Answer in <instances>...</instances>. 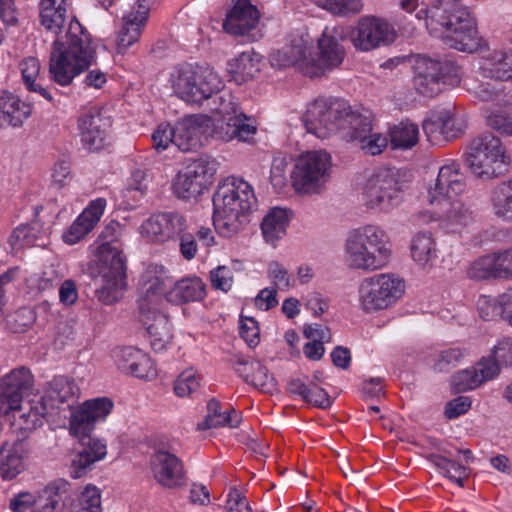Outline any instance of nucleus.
I'll use <instances>...</instances> for the list:
<instances>
[{
	"label": "nucleus",
	"instance_id": "64",
	"mask_svg": "<svg viewBox=\"0 0 512 512\" xmlns=\"http://www.w3.org/2000/svg\"><path fill=\"white\" fill-rule=\"evenodd\" d=\"M225 509L228 512H252L246 497L237 489L230 490Z\"/></svg>",
	"mask_w": 512,
	"mask_h": 512
},
{
	"label": "nucleus",
	"instance_id": "11",
	"mask_svg": "<svg viewBox=\"0 0 512 512\" xmlns=\"http://www.w3.org/2000/svg\"><path fill=\"white\" fill-rule=\"evenodd\" d=\"M413 85L415 90L426 97H434L447 88L460 84V67L447 57L432 58L418 54L413 64Z\"/></svg>",
	"mask_w": 512,
	"mask_h": 512
},
{
	"label": "nucleus",
	"instance_id": "16",
	"mask_svg": "<svg viewBox=\"0 0 512 512\" xmlns=\"http://www.w3.org/2000/svg\"><path fill=\"white\" fill-rule=\"evenodd\" d=\"M331 160L330 154L323 150L301 154L291 172L295 190L303 193L316 192L328 176Z\"/></svg>",
	"mask_w": 512,
	"mask_h": 512
},
{
	"label": "nucleus",
	"instance_id": "12",
	"mask_svg": "<svg viewBox=\"0 0 512 512\" xmlns=\"http://www.w3.org/2000/svg\"><path fill=\"white\" fill-rule=\"evenodd\" d=\"M170 82L178 97L195 105H202L222 86L220 77L211 68L191 64L175 67Z\"/></svg>",
	"mask_w": 512,
	"mask_h": 512
},
{
	"label": "nucleus",
	"instance_id": "23",
	"mask_svg": "<svg viewBox=\"0 0 512 512\" xmlns=\"http://www.w3.org/2000/svg\"><path fill=\"white\" fill-rule=\"evenodd\" d=\"M211 118L202 114L187 115L174 125V145L183 152L197 151L211 131Z\"/></svg>",
	"mask_w": 512,
	"mask_h": 512
},
{
	"label": "nucleus",
	"instance_id": "8",
	"mask_svg": "<svg viewBox=\"0 0 512 512\" xmlns=\"http://www.w3.org/2000/svg\"><path fill=\"white\" fill-rule=\"evenodd\" d=\"M349 266L363 271L385 267L391 257L390 238L377 225H364L350 232L346 241Z\"/></svg>",
	"mask_w": 512,
	"mask_h": 512
},
{
	"label": "nucleus",
	"instance_id": "35",
	"mask_svg": "<svg viewBox=\"0 0 512 512\" xmlns=\"http://www.w3.org/2000/svg\"><path fill=\"white\" fill-rule=\"evenodd\" d=\"M32 110L30 103L11 92L3 91L0 94V127H22L32 115Z\"/></svg>",
	"mask_w": 512,
	"mask_h": 512
},
{
	"label": "nucleus",
	"instance_id": "50",
	"mask_svg": "<svg viewBox=\"0 0 512 512\" xmlns=\"http://www.w3.org/2000/svg\"><path fill=\"white\" fill-rule=\"evenodd\" d=\"M200 387V378L192 368L184 370L174 381L173 390L176 396H191Z\"/></svg>",
	"mask_w": 512,
	"mask_h": 512
},
{
	"label": "nucleus",
	"instance_id": "41",
	"mask_svg": "<svg viewBox=\"0 0 512 512\" xmlns=\"http://www.w3.org/2000/svg\"><path fill=\"white\" fill-rule=\"evenodd\" d=\"M480 68L485 77L507 81L512 79V53L492 51L483 57Z\"/></svg>",
	"mask_w": 512,
	"mask_h": 512
},
{
	"label": "nucleus",
	"instance_id": "6",
	"mask_svg": "<svg viewBox=\"0 0 512 512\" xmlns=\"http://www.w3.org/2000/svg\"><path fill=\"white\" fill-rule=\"evenodd\" d=\"M465 188L460 165L450 162L439 169L434 185L428 189L429 204L438 207L437 218L450 232L459 231L473 219L472 212L458 198Z\"/></svg>",
	"mask_w": 512,
	"mask_h": 512
},
{
	"label": "nucleus",
	"instance_id": "27",
	"mask_svg": "<svg viewBox=\"0 0 512 512\" xmlns=\"http://www.w3.org/2000/svg\"><path fill=\"white\" fill-rule=\"evenodd\" d=\"M11 412L13 413L12 427L17 433V438L20 436L26 441L32 432L43 425L48 404L45 398L32 399L20 402V405Z\"/></svg>",
	"mask_w": 512,
	"mask_h": 512
},
{
	"label": "nucleus",
	"instance_id": "15",
	"mask_svg": "<svg viewBox=\"0 0 512 512\" xmlns=\"http://www.w3.org/2000/svg\"><path fill=\"white\" fill-rule=\"evenodd\" d=\"M402 193L403 182L399 170L381 167L368 177L362 196L369 209L388 212L401 202Z\"/></svg>",
	"mask_w": 512,
	"mask_h": 512
},
{
	"label": "nucleus",
	"instance_id": "44",
	"mask_svg": "<svg viewBox=\"0 0 512 512\" xmlns=\"http://www.w3.org/2000/svg\"><path fill=\"white\" fill-rule=\"evenodd\" d=\"M420 138L417 124L403 120L392 126L389 130V139L392 149L409 150L415 147Z\"/></svg>",
	"mask_w": 512,
	"mask_h": 512
},
{
	"label": "nucleus",
	"instance_id": "20",
	"mask_svg": "<svg viewBox=\"0 0 512 512\" xmlns=\"http://www.w3.org/2000/svg\"><path fill=\"white\" fill-rule=\"evenodd\" d=\"M497 354L483 356L475 365L457 371L450 380L455 393H464L479 388L482 384L495 379L500 373Z\"/></svg>",
	"mask_w": 512,
	"mask_h": 512
},
{
	"label": "nucleus",
	"instance_id": "32",
	"mask_svg": "<svg viewBox=\"0 0 512 512\" xmlns=\"http://www.w3.org/2000/svg\"><path fill=\"white\" fill-rule=\"evenodd\" d=\"M230 361L245 382L264 392H270L275 387L274 378L267 368L250 354H234Z\"/></svg>",
	"mask_w": 512,
	"mask_h": 512
},
{
	"label": "nucleus",
	"instance_id": "4",
	"mask_svg": "<svg viewBox=\"0 0 512 512\" xmlns=\"http://www.w3.org/2000/svg\"><path fill=\"white\" fill-rule=\"evenodd\" d=\"M95 57L91 35L76 18L72 19L66 41L58 37L53 41L49 57L50 80L62 87L71 85L77 76L93 64Z\"/></svg>",
	"mask_w": 512,
	"mask_h": 512
},
{
	"label": "nucleus",
	"instance_id": "17",
	"mask_svg": "<svg viewBox=\"0 0 512 512\" xmlns=\"http://www.w3.org/2000/svg\"><path fill=\"white\" fill-rule=\"evenodd\" d=\"M111 126V119L97 108L81 114L77 120V129L82 148L90 153L104 149L108 145Z\"/></svg>",
	"mask_w": 512,
	"mask_h": 512
},
{
	"label": "nucleus",
	"instance_id": "28",
	"mask_svg": "<svg viewBox=\"0 0 512 512\" xmlns=\"http://www.w3.org/2000/svg\"><path fill=\"white\" fill-rule=\"evenodd\" d=\"M232 3L223 21V29L231 35H247L257 27L260 12L251 0H232Z\"/></svg>",
	"mask_w": 512,
	"mask_h": 512
},
{
	"label": "nucleus",
	"instance_id": "5",
	"mask_svg": "<svg viewBox=\"0 0 512 512\" xmlns=\"http://www.w3.org/2000/svg\"><path fill=\"white\" fill-rule=\"evenodd\" d=\"M212 200L215 231L225 238L238 234L247 215L257 207L252 186L234 176L219 182Z\"/></svg>",
	"mask_w": 512,
	"mask_h": 512
},
{
	"label": "nucleus",
	"instance_id": "21",
	"mask_svg": "<svg viewBox=\"0 0 512 512\" xmlns=\"http://www.w3.org/2000/svg\"><path fill=\"white\" fill-rule=\"evenodd\" d=\"M467 276L475 280H511L512 247L477 258L467 269Z\"/></svg>",
	"mask_w": 512,
	"mask_h": 512
},
{
	"label": "nucleus",
	"instance_id": "62",
	"mask_svg": "<svg viewBox=\"0 0 512 512\" xmlns=\"http://www.w3.org/2000/svg\"><path fill=\"white\" fill-rule=\"evenodd\" d=\"M304 401L321 409L329 408L332 404L329 394L315 384L308 386V393L304 396Z\"/></svg>",
	"mask_w": 512,
	"mask_h": 512
},
{
	"label": "nucleus",
	"instance_id": "7",
	"mask_svg": "<svg viewBox=\"0 0 512 512\" xmlns=\"http://www.w3.org/2000/svg\"><path fill=\"white\" fill-rule=\"evenodd\" d=\"M165 268L162 265L150 264L140 276L141 295L138 299L140 321L149 334L154 352L166 348V338L170 327L168 316L161 311L165 296Z\"/></svg>",
	"mask_w": 512,
	"mask_h": 512
},
{
	"label": "nucleus",
	"instance_id": "38",
	"mask_svg": "<svg viewBox=\"0 0 512 512\" xmlns=\"http://www.w3.org/2000/svg\"><path fill=\"white\" fill-rule=\"evenodd\" d=\"M205 296L206 285L199 277L181 279L165 294L166 300L175 305L198 302Z\"/></svg>",
	"mask_w": 512,
	"mask_h": 512
},
{
	"label": "nucleus",
	"instance_id": "3",
	"mask_svg": "<svg viewBox=\"0 0 512 512\" xmlns=\"http://www.w3.org/2000/svg\"><path fill=\"white\" fill-rule=\"evenodd\" d=\"M319 54L312 56L309 42L295 37L281 49L270 54V63L275 68L295 67L304 75L314 78L342 64L345 50L335 28L326 27L318 40Z\"/></svg>",
	"mask_w": 512,
	"mask_h": 512
},
{
	"label": "nucleus",
	"instance_id": "13",
	"mask_svg": "<svg viewBox=\"0 0 512 512\" xmlns=\"http://www.w3.org/2000/svg\"><path fill=\"white\" fill-rule=\"evenodd\" d=\"M466 163L479 178L492 179L508 171L509 161L501 140L491 133L474 138L466 151Z\"/></svg>",
	"mask_w": 512,
	"mask_h": 512
},
{
	"label": "nucleus",
	"instance_id": "48",
	"mask_svg": "<svg viewBox=\"0 0 512 512\" xmlns=\"http://www.w3.org/2000/svg\"><path fill=\"white\" fill-rule=\"evenodd\" d=\"M428 460L437 467L445 477L455 482L460 487L464 486V480L468 476L467 467L459 464L457 461L435 453L429 454Z\"/></svg>",
	"mask_w": 512,
	"mask_h": 512
},
{
	"label": "nucleus",
	"instance_id": "46",
	"mask_svg": "<svg viewBox=\"0 0 512 512\" xmlns=\"http://www.w3.org/2000/svg\"><path fill=\"white\" fill-rule=\"evenodd\" d=\"M70 512H102L101 490L92 484L84 486L71 502Z\"/></svg>",
	"mask_w": 512,
	"mask_h": 512
},
{
	"label": "nucleus",
	"instance_id": "25",
	"mask_svg": "<svg viewBox=\"0 0 512 512\" xmlns=\"http://www.w3.org/2000/svg\"><path fill=\"white\" fill-rule=\"evenodd\" d=\"M186 228V219L176 212L151 215L139 228L142 237L150 242L165 243L178 237Z\"/></svg>",
	"mask_w": 512,
	"mask_h": 512
},
{
	"label": "nucleus",
	"instance_id": "45",
	"mask_svg": "<svg viewBox=\"0 0 512 512\" xmlns=\"http://www.w3.org/2000/svg\"><path fill=\"white\" fill-rule=\"evenodd\" d=\"M241 422L240 414L229 407L222 410L220 402L212 398L207 403V415L205 417V428L211 429L221 426L238 427Z\"/></svg>",
	"mask_w": 512,
	"mask_h": 512
},
{
	"label": "nucleus",
	"instance_id": "43",
	"mask_svg": "<svg viewBox=\"0 0 512 512\" xmlns=\"http://www.w3.org/2000/svg\"><path fill=\"white\" fill-rule=\"evenodd\" d=\"M45 233L36 222L17 226L9 238L13 249L18 250L26 247L45 245Z\"/></svg>",
	"mask_w": 512,
	"mask_h": 512
},
{
	"label": "nucleus",
	"instance_id": "52",
	"mask_svg": "<svg viewBox=\"0 0 512 512\" xmlns=\"http://www.w3.org/2000/svg\"><path fill=\"white\" fill-rule=\"evenodd\" d=\"M209 279L213 289L227 293L233 287L234 272L228 266L219 265L210 271Z\"/></svg>",
	"mask_w": 512,
	"mask_h": 512
},
{
	"label": "nucleus",
	"instance_id": "24",
	"mask_svg": "<svg viewBox=\"0 0 512 512\" xmlns=\"http://www.w3.org/2000/svg\"><path fill=\"white\" fill-rule=\"evenodd\" d=\"M212 175L209 163L203 159H196L175 176L172 183L173 192L180 199L195 198L207 187Z\"/></svg>",
	"mask_w": 512,
	"mask_h": 512
},
{
	"label": "nucleus",
	"instance_id": "60",
	"mask_svg": "<svg viewBox=\"0 0 512 512\" xmlns=\"http://www.w3.org/2000/svg\"><path fill=\"white\" fill-rule=\"evenodd\" d=\"M288 167V162L284 157H275L271 164L270 170V182L271 184L277 188L282 189L286 186L287 177H286V169Z\"/></svg>",
	"mask_w": 512,
	"mask_h": 512
},
{
	"label": "nucleus",
	"instance_id": "54",
	"mask_svg": "<svg viewBox=\"0 0 512 512\" xmlns=\"http://www.w3.org/2000/svg\"><path fill=\"white\" fill-rule=\"evenodd\" d=\"M422 129L426 135L427 141L432 145H444L446 142L443 124L439 115L426 119L422 124Z\"/></svg>",
	"mask_w": 512,
	"mask_h": 512
},
{
	"label": "nucleus",
	"instance_id": "53",
	"mask_svg": "<svg viewBox=\"0 0 512 512\" xmlns=\"http://www.w3.org/2000/svg\"><path fill=\"white\" fill-rule=\"evenodd\" d=\"M477 310L480 317L485 321H491L497 317H502L500 296L498 298H494L492 296L480 295L477 300Z\"/></svg>",
	"mask_w": 512,
	"mask_h": 512
},
{
	"label": "nucleus",
	"instance_id": "33",
	"mask_svg": "<svg viewBox=\"0 0 512 512\" xmlns=\"http://www.w3.org/2000/svg\"><path fill=\"white\" fill-rule=\"evenodd\" d=\"M31 447L23 438L13 443H4L0 448V478L12 480L24 469V458L30 453Z\"/></svg>",
	"mask_w": 512,
	"mask_h": 512
},
{
	"label": "nucleus",
	"instance_id": "30",
	"mask_svg": "<svg viewBox=\"0 0 512 512\" xmlns=\"http://www.w3.org/2000/svg\"><path fill=\"white\" fill-rule=\"evenodd\" d=\"M149 17V7L145 0H138L136 7L123 17V25L117 35V51L124 54L137 43Z\"/></svg>",
	"mask_w": 512,
	"mask_h": 512
},
{
	"label": "nucleus",
	"instance_id": "63",
	"mask_svg": "<svg viewBox=\"0 0 512 512\" xmlns=\"http://www.w3.org/2000/svg\"><path fill=\"white\" fill-rule=\"evenodd\" d=\"M269 277L274 285L281 290L288 289L291 285V276L288 271L278 262H272L268 268Z\"/></svg>",
	"mask_w": 512,
	"mask_h": 512
},
{
	"label": "nucleus",
	"instance_id": "18",
	"mask_svg": "<svg viewBox=\"0 0 512 512\" xmlns=\"http://www.w3.org/2000/svg\"><path fill=\"white\" fill-rule=\"evenodd\" d=\"M113 402L106 397L85 401L82 405L70 408V434L78 439L88 436L97 421H103L110 414Z\"/></svg>",
	"mask_w": 512,
	"mask_h": 512
},
{
	"label": "nucleus",
	"instance_id": "22",
	"mask_svg": "<svg viewBox=\"0 0 512 512\" xmlns=\"http://www.w3.org/2000/svg\"><path fill=\"white\" fill-rule=\"evenodd\" d=\"M394 29L386 21L374 16L363 17L358 21L351 39L356 49L370 51L394 40Z\"/></svg>",
	"mask_w": 512,
	"mask_h": 512
},
{
	"label": "nucleus",
	"instance_id": "14",
	"mask_svg": "<svg viewBox=\"0 0 512 512\" xmlns=\"http://www.w3.org/2000/svg\"><path fill=\"white\" fill-rule=\"evenodd\" d=\"M406 284L394 273H380L364 278L359 285V305L366 313L394 306L404 295Z\"/></svg>",
	"mask_w": 512,
	"mask_h": 512
},
{
	"label": "nucleus",
	"instance_id": "2",
	"mask_svg": "<svg viewBox=\"0 0 512 512\" xmlns=\"http://www.w3.org/2000/svg\"><path fill=\"white\" fill-rule=\"evenodd\" d=\"M399 7L409 14L415 12V18L424 23L430 34L450 48L474 53L483 46L475 18L466 7L443 0H400Z\"/></svg>",
	"mask_w": 512,
	"mask_h": 512
},
{
	"label": "nucleus",
	"instance_id": "19",
	"mask_svg": "<svg viewBox=\"0 0 512 512\" xmlns=\"http://www.w3.org/2000/svg\"><path fill=\"white\" fill-rule=\"evenodd\" d=\"M34 378L30 370L19 367L0 378V413L8 415L33 390Z\"/></svg>",
	"mask_w": 512,
	"mask_h": 512
},
{
	"label": "nucleus",
	"instance_id": "26",
	"mask_svg": "<svg viewBox=\"0 0 512 512\" xmlns=\"http://www.w3.org/2000/svg\"><path fill=\"white\" fill-rule=\"evenodd\" d=\"M151 470L155 480L165 488L174 489L186 483L183 462L168 451L158 450L153 454Z\"/></svg>",
	"mask_w": 512,
	"mask_h": 512
},
{
	"label": "nucleus",
	"instance_id": "1",
	"mask_svg": "<svg viewBox=\"0 0 512 512\" xmlns=\"http://www.w3.org/2000/svg\"><path fill=\"white\" fill-rule=\"evenodd\" d=\"M307 131L320 139L338 135L346 141L359 140L362 150L378 155L388 145L386 136L372 131V112L353 108L344 99L318 97L307 106L303 116Z\"/></svg>",
	"mask_w": 512,
	"mask_h": 512
},
{
	"label": "nucleus",
	"instance_id": "31",
	"mask_svg": "<svg viewBox=\"0 0 512 512\" xmlns=\"http://www.w3.org/2000/svg\"><path fill=\"white\" fill-rule=\"evenodd\" d=\"M106 205L107 201L105 198L100 197L90 201L88 206L63 233V241L69 245H74L88 235L100 221Z\"/></svg>",
	"mask_w": 512,
	"mask_h": 512
},
{
	"label": "nucleus",
	"instance_id": "58",
	"mask_svg": "<svg viewBox=\"0 0 512 512\" xmlns=\"http://www.w3.org/2000/svg\"><path fill=\"white\" fill-rule=\"evenodd\" d=\"M487 125L501 134L512 136V111H496L488 116Z\"/></svg>",
	"mask_w": 512,
	"mask_h": 512
},
{
	"label": "nucleus",
	"instance_id": "51",
	"mask_svg": "<svg viewBox=\"0 0 512 512\" xmlns=\"http://www.w3.org/2000/svg\"><path fill=\"white\" fill-rule=\"evenodd\" d=\"M129 367L130 374L140 379L151 380L157 376L156 364L149 354H135Z\"/></svg>",
	"mask_w": 512,
	"mask_h": 512
},
{
	"label": "nucleus",
	"instance_id": "55",
	"mask_svg": "<svg viewBox=\"0 0 512 512\" xmlns=\"http://www.w3.org/2000/svg\"><path fill=\"white\" fill-rule=\"evenodd\" d=\"M240 336L248 347L254 349L260 342V329L258 322L253 317L240 316Z\"/></svg>",
	"mask_w": 512,
	"mask_h": 512
},
{
	"label": "nucleus",
	"instance_id": "10",
	"mask_svg": "<svg viewBox=\"0 0 512 512\" xmlns=\"http://www.w3.org/2000/svg\"><path fill=\"white\" fill-rule=\"evenodd\" d=\"M222 87L223 85L217 92L213 93L209 100H206L207 109L219 116L218 124L215 127V135L225 142L234 139L243 142L248 141L256 134L257 127L240 109L235 96Z\"/></svg>",
	"mask_w": 512,
	"mask_h": 512
},
{
	"label": "nucleus",
	"instance_id": "61",
	"mask_svg": "<svg viewBox=\"0 0 512 512\" xmlns=\"http://www.w3.org/2000/svg\"><path fill=\"white\" fill-rule=\"evenodd\" d=\"M472 400L468 396H458L449 401L445 406L444 414L447 419H456L469 411Z\"/></svg>",
	"mask_w": 512,
	"mask_h": 512
},
{
	"label": "nucleus",
	"instance_id": "42",
	"mask_svg": "<svg viewBox=\"0 0 512 512\" xmlns=\"http://www.w3.org/2000/svg\"><path fill=\"white\" fill-rule=\"evenodd\" d=\"M260 55L254 51H244L228 61L227 70L238 83L252 79L259 72Z\"/></svg>",
	"mask_w": 512,
	"mask_h": 512
},
{
	"label": "nucleus",
	"instance_id": "39",
	"mask_svg": "<svg viewBox=\"0 0 512 512\" xmlns=\"http://www.w3.org/2000/svg\"><path fill=\"white\" fill-rule=\"evenodd\" d=\"M79 391L74 381L65 376L54 377L49 383L45 395L48 409L60 408L61 404L67 403L68 408L74 406V398Z\"/></svg>",
	"mask_w": 512,
	"mask_h": 512
},
{
	"label": "nucleus",
	"instance_id": "36",
	"mask_svg": "<svg viewBox=\"0 0 512 512\" xmlns=\"http://www.w3.org/2000/svg\"><path fill=\"white\" fill-rule=\"evenodd\" d=\"M68 0H39L38 19L46 32L59 36L67 19Z\"/></svg>",
	"mask_w": 512,
	"mask_h": 512
},
{
	"label": "nucleus",
	"instance_id": "34",
	"mask_svg": "<svg viewBox=\"0 0 512 512\" xmlns=\"http://www.w3.org/2000/svg\"><path fill=\"white\" fill-rule=\"evenodd\" d=\"M82 449L72 461L73 478H80L92 469V466L107 455L106 443L90 435L79 439Z\"/></svg>",
	"mask_w": 512,
	"mask_h": 512
},
{
	"label": "nucleus",
	"instance_id": "40",
	"mask_svg": "<svg viewBox=\"0 0 512 512\" xmlns=\"http://www.w3.org/2000/svg\"><path fill=\"white\" fill-rule=\"evenodd\" d=\"M291 218V211L285 208L274 207L269 210L261 222L263 237L267 243H275L286 235Z\"/></svg>",
	"mask_w": 512,
	"mask_h": 512
},
{
	"label": "nucleus",
	"instance_id": "37",
	"mask_svg": "<svg viewBox=\"0 0 512 512\" xmlns=\"http://www.w3.org/2000/svg\"><path fill=\"white\" fill-rule=\"evenodd\" d=\"M410 252L413 261L426 271L434 268L439 258L436 241L430 232L416 233L411 239Z\"/></svg>",
	"mask_w": 512,
	"mask_h": 512
},
{
	"label": "nucleus",
	"instance_id": "56",
	"mask_svg": "<svg viewBox=\"0 0 512 512\" xmlns=\"http://www.w3.org/2000/svg\"><path fill=\"white\" fill-rule=\"evenodd\" d=\"M322 7L327 11L340 16L355 14L361 11V0H324Z\"/></svg>",
	"mask_w": 512,
	"mask_h": 512
},
{
	"label": "nucleus",
	"instance_id": "29",
	"mask_svg": "<svg viewBox=\"0 0 512 512\" xmlns=\"http://www.w3.org/2000/svg\"><path fill=\"white\" fill-rule=\"evenodd\" d=\"M71 485L65 479H56L44 488L34 492L22 491L14 495L9 500V509L12 512H27L40 508L42 504L49 500L50 495L68 494Z\"/></svg>",
	"mask_w": 512,
	"mask_h": 512
},
{
	"label": "nucleus",
	"instance_id": "57",
	"mask_svg": "<svg viewBox=\"0 0 512 512\" xmlns=\"http://www.w3.org/2000/svg\"><path fill=\"white\" fill-rule=\"evenodd\" d=\"M175 135L174 126L167 122L160 123L152 133L153 147L157 151L166 150L171 143L174 144Z\"/></svg>",
	"mask_w": 512,
	"mask_h": 512
},
{
	"label": "nucleus",
	"instance_id": "9",
	"mask_svg": "<svg viewBox=\"0 0 512 512\" xmlns=\"http://www.w3.org/2000/svg\"><path fill=\"white\" fill-rule=\"evenodd\" d=\"M114 229L109 225L101 236L105 242L99 248L96 262L97 277L101 286L96 290L97 298L105 305H112L123 295L127 286L126 257L123 252L113 245L116 236L110 231Z\"/></svg>",
	"mask_w": 512,
	"mask_h": 512
},
{
	"label": "nucleus",
	"instance_id": "59",
	"mask_svg": "<svg viewBox=\"0 0 512 512\" xmlns=\"http://www.w3.org/2000/svg\"><path fill=\"white\" fill-rule=\"evenodd\" d=\"M23 84L26 87H33V83L38 81L40 73V62L35 57H27L20 63Z\"/></svg>",
	"mask_w": 512,
	"mask_h": 512
},
{
	"label": "nucleus",
	"instance_id": "49",
	"mask_svg": "<svg viewBox=\"0 0 512 512\" xmlns=\"http://www.w3.org/2000/svg\"><path fill=\"white\" fill-rule=\"evenodd\" d=\"M307 340L303 345V352H324V344L331 341V331L321 324L308 325L303 330Z\"/></svg>",
	"mask_w": 512,
	"mask_h": 512
},
{
	"label": "nucleus",
	"instance_id": "47",
	"mask_svg": "<svg viewBox=\"0 0 512 512\" xmlns=\"http://www.w3.org/2000/svg\"><path fill=\"white\" fill-rule=\"evenodd\" d=\"M491 200L494 214L505 221H512V179L497 185Z\"/></svg>",
	"mask_w": 512,
	"mask_h": 512
}]
</instances>
